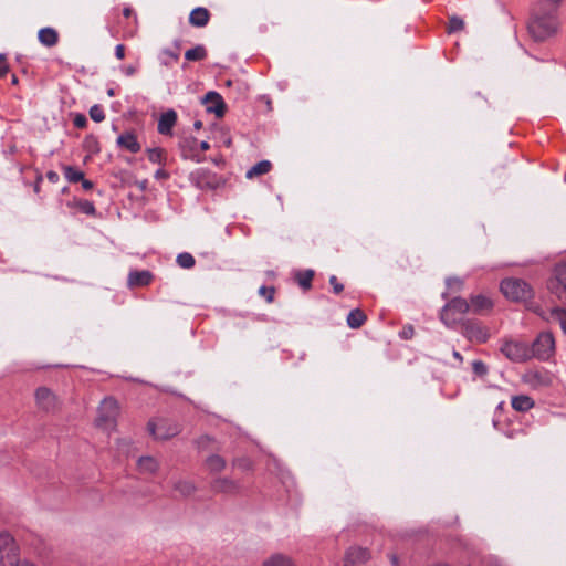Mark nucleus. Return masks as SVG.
<instances>
[{"mask_svg":"<svg viewBox=\"0 0 566 566\" xmlns=\"http://www.w3.org/2000/svg\"><path fill=\"white\" fill-rule=\"evenodd\" d=\"M527 29L531 35H554L558 33L560 31L558 12L534 3L527 21Z\"/></svg>","mask_w":566,"mask_h":566,"instance_id":"f257e3e1","label":"nucleus"},{"mask_svg":"<svg viewBox=\"0 0 566 566\" xmlns=\"http://www.w3.org/2000/svg\"><path fill=\"white\" fill-rule=\"evenodd\" d=\"M500 290L506 298L513 302H526L534 296L532 286L526 281L517 277L502 280Z\"/></svg>","mask_w":566,"mask_h":566,"instance_id":"f03ea898","label":"nucleus"},{"mask_svg":"<svg viewBox=\"0 0 566 566\" xmlns=\"http://www.w3.org/2000/svg\"><path fill=\"white\" fill-rule=\"evenodd\" d=\"M470 311V304L462 297H453L440 312V319L447 327H454L461 322L462 315Z\"/></svg>","mask_w":566,"mask_h":566,"instance_id":"7ed1b4c3","label":"nucleus"},{"mask_svg":"<svg viewBox=\"0 0 566 566\" xmlns=\"http://www.w3.org/2000/svg\"><path fill=\"white\" fill-rule=\"evenodd\" d=\"M117 416V401L112 397L105 398L98 407L95 426L103 430L113 429L116 424Z\"/></svg>","mask_w":566,"mask_h":566,"instance_id":"20e7f679","label":"nucleus"},{"mask_svg":"<svg viewBox=\"0 0 566 566\" xmlns=\"http://www.w3.org/2000/svg\"><path fill=\"white\" fill-rule=\"evenodd\" d=\"M530 350L531 357L534 356L541 360L548 359L555 350V339L553 334L549 332L541 333L533 342Z\"/></svg>","mask_w":566,"mask_h":566,"instance_id":"39448f33","label":"nucleus"},{"mask_svg":"<svg viewBox=\"0 0 566 566\" xmlns=\"http://www.w3.org/2000/svg\"><path fill=\"white\" fill-rule=\"evenodd\" d=\"M18 548L8 533L0 534V566H18Z\"/></svg>","mask_w":566,"mask_h":566,"instance_id":"423d86ee","label":"nucleus"},{"mask_svg":"<svg viewBox=\"0 0 566 566\" xmlns=\"http://www.w3.org/2000/svg\"><path fill=\"white\" fill-rule=\"evenodd\" d=\"M501 353L514 363H522L531 358L530 347L522 342L505 340Z\"/></svg>","mask_w":566,"mask_h":566,"instance_id":"0eeeda50","label":"nucleus"},{"mask_svg":"<svg viewBox=\"0 0 566 566\" xmlns=\"http://www.w3.org/2000/svg\"><path fill=\"white\" fill-rule=\"evenodd\" d=\"M462 334L470 342L484 344L490 338L489 329L476 321L467 319L462 322Z\"/></svg>","mask_w":566,"mask_h":566,"instance_id":"6e6552de","label":"nucleus"},{"mask_svg":"<svg viewBox=\"0 0 566 566\" xmlns=\"http://www.w3.org/2000/svg\"><path fill=\"white\" fill-rule=\"evenodd\" d=\"M38 408L44 412H55L60 409L56 395L48 387H39L34 392Z\"/></svg>","mask_w":566,"mask_h":566,"instance_id":"1a4fd4ad","label":"nucleus"},{"mask_svg":"<svg viewBox=\"0 0 566 566\" xmlns=\"http://www.w3.org/2000/svg\"><path fill=\"white\" fill-rule=\"evenodd\" d=\"M148 430L151 436H154L156 439L166 440L169 438L175 437L179 432L178 426H169L167 427V423L165 420H159L158 422H148Z\"/></svg>","mask_w":566,"mask_h":566,"instance_id":"9d476101","label":"nucleus"},{"mask_svg":"<svg viewBox=\"0 0 566 566\" xmlns=\"http://www.w3.org/2000/svg\"><path fill=\"white\" fill-rule=\"evenodd\" d=\"M153 279L154 274L148 270L130 271L127 283L129 287L147 286L151 283Z\"/></svg>","mask_w":566,"mask_h":566,"instance_id":"9b49d317","label":"nucleus"},{"mask_svg":"<svg viewBox=\"0 0 566 566\" xmlns=\"http://www.w3.org/2000/svg\"><path fill=\"white\" fill-rule=\"evenodd\" d=\"M369 559V552L363 547H350L345 555L344 566L366 563Z\"/></svg>","mask_w":566,"mask_h":566,"instance_id":"f8f14e48","label":"nucleus"},{"mask_svg":"<svg viewBox=\"0 0 566 566\" xmlns=\"http://www.w3.org/2000/svg\"><path fill=\"white\" fill-rule=\"evenodd\" d=\"M240 485L237 481L228 478H214V493L237 494Z\"/></svg>","mask_w":566,"mask_h":566,"instance_id":"ddd939ff","label":"nucleus"},{"mask_svg":"<svg viewBox=\"0 0 566 566\" xmlns=\"http://www.w3.org/2000/svg\"><path fill=\"white\" fill-rule=\"evenodd\" d=\"M469 304L474 314H483L493 307L492 300L482 294L471 296Z\"/></svg>","mask_w":566,"mask_h":566,"instance_id":"4468645a","label":"nucleus"},{"mask_svg":"<svg viewBox=\"0 0 566 566\" xmlns=\"http://www.w3.org/2000/svg\"><path fill=\"white\" fill-rule=\"evenodd\" d=\"M176 122H177L176 112L174 109H168L159 118L158 126H157L158 133L161 135H170L171 129L175 126Z\"/></svg>","mask_w":566,"mask_h":566,"instance_id":"2eb2a0df","label":"nucleus"},{"mask_svg":"<svg viewBox=\"0 0 566 566\" xmlns=\"http://www.w3.org/2000/svg\"><path fill=\"white\" fill-rule=\"evenodd\" d=\"M117 145L128 151L136 154L140 150L142 146L137 140V137L132 132H126L118 136Z\"/></svg>","mask_w":566,"mask_h":566,"instance_id":"dca6fc26","label":"nucleus"},{"mask_svg":"<svg viewBox=\"0 0 566 566\" xmlns=\"http://www.w3.org/2000/svg\"><path fill=\"white\" fill-rule=\"evenodd\" d=\"M209 10L198 7L190 12L189 22L195 27H203L209 22Z\"/></svg>","mask_w":566,"mask_h":566,"instance_id":"f3484780","label":"nucleus"},{"mask_svg":"<svg viewBox=\"0 0 566 566\" xmlns=\"http://www.w3.org/2000/svg\"><path fill=\"white\" fill-rule=\"evenodd\" d=\"M262 566H296V565L290 556H287L285 554H281V553H275V554L271 555L270 557H268L266 559H264V562L262 563Z\"/></svg>","mask_w":566,"mask_h":566,"instance_id":"a211bd4d","label":"nucleus"},{"mask_svg":"<svg viewBox=\"0 0 566 566\" xmlns=\"http://www.w3.org/2000/svg\"><path fill=\"white\" fill-rule=\"evenodd\" d=\"M511 405L514 410L525 412L534 407V400L530 396L518 395L512 398Z\"/></svg>","mask_w":566,"mask_h":566,"instance_id":"6ab92c4d","label":"nucleus"},{"mask_svg":"<svg viewBox=\"0 0 566 566\" xmlns=\"http://www.w3.org/2000/svg\"><path fill=\"white\" fill-rule=\"evenodd\" d=\"M272 168V164L269 160H261L254 166H252L245 174L248 179H252L258 176H262L268 174Z\"/></svg>","mask_w":566,"mask_h":566,"instance_id":"aec40b11","label":"nucleus"},{"mask_svg":"<svg viewBox=\"0 0 566 566\" xmlns=\"http://www.w3.org/2000/svg\"><path fill=\"white\" fill-rule=\"evenodd\" d=\"M366 319V314L359 308L352 310L347 315V324L354 329L361 327Z\"/></svg>","mask_w":566,"mask_h":566,"instance_id":"412c9836","label":"nucleus"},{"mask_svg":"<svg viewBox=\"0 0 566 566\" xmlns=\"http://www.w3.org/2000/svg\"><path fill=\"white\" fill-rule=\"evenodd\" d=\"M174 491L178 492L180 496L188 497L196 491V486L192 482L186 480H178L172 483Z\"/></svg>","mask_w":566,"mask_h":566,"instance_id":"4be33fe9","label":"nucleus"},{"mask_svg":"<svg viewBox=\"0 0 566 566\" xmlns=\"http://www.w3.org/2000/svg\"><path fill=\"white\" fill-rule=\"evenodd\" d=\"M314 275L315 272L311 269L298 271L295 273V281L303 290H310Z\"/></svg>","mask_w":566,"mask_h":566,"instance_id":"5701e85b","label":"nucleus"},{"mask_svg":"<svg viewBox=\"0 0 566 566\" xmlns=\"http://www.w3.org/2000/svg\"><path fill=\"white\" fill-rule=\"evenodd\" d=\"M137 465L139 471L145 473H155L159 468L157 460L153 457H140Z\"/></svg>","mask_w":566,"mask_h":566,"instance_id":"b1692460","label":"nucleus"},{"mask_svg":"<svg viewBox=\"0 0 566 566\" xmlns=\"http://www.w3.org/2000/svg\"><path fill=\"white\" fill-rule=\"evenodd\" d=\"M549 322L557 323L562 331L566 334V310L562 307H554L549 312Z\"/></svg>","mask_w":566,"mask_h":566,"instance_id":"393cba45","label":"nucleus"},{"mask_svg":"<svg viewBox=\"0 0 566 566\" xmlns=\"http://www.w3.org/2000/svg\"><path fill=\"white\" fill-rule=\"evenodd\" d=\"M228 111V106L221 94L214 92V117L222 118Z\"/></svg>","mask_w":566,"mask_h":566,"instance_id":"a878e982","label":"nucleus"},{"mask_svg":"<svg viewBox=\"0 0 566 566\" xmlns=\"http://www.w3.org/2000/svg\"><path fill=\"white\" fill-rule=\"evenodd\" d=\"M63 170H64V176L65 178L70 181V182H80L81 180H83V177H84V172L72 167V166H64L63 167Z\"/></svg>","mask_w":566,"mask_h":566,"instance_id":"bb28decb","label":"nucleus"},{"mask_svg":"<svg viewBox=\"0 0 566 566\" xmlns=\"http://www.w3.org/2000/svg\"><path fill=\"white\" fill-rule=\"evenodd\" d=\"M447 32L449 34L451 33H457V32H462L464 30V21L463 19L457 17V15H453L449 19V23L447 25Z\"/></svg>","mask_w":566,"mask_h":566,"instance_id":"cd10ccee","label":"nucleus"},{"mask_svg":"<svg viewBox=\"0 0 566 566\" xmlns=\"http://www.w3.org/2000/svg\"><path fill=\"white\" fill-rule=\"evenodd\" d=\"M177 264L182 269H191L193 268L196 261L192 254L188 252H182L177 255L176 259Z\"/></svg>","mask_w":566,"mask_h":566,"instance_id":"c85d7f7f","label":"nucleus"},{"mask_svg":"<svg viewBox=\"0 0 566 566\" xmlns=\"http://www.w3.org/2000/svg\"><path fill=\"white\" fill-rule=\"evenodd\" d=\"M212 443V439L208 434H202L198 439L193 440V444L198 452L209 450Z\"/></svg>","mask_w":566,"mask_h":566,"instance_id":"c756f323","label":"nucleus"},{"mask_svg":"<svg viewBox=\"0 0 566 566\" xmlns=\"http://www.w3.org/2000/svg\"><path fill=\"white\" fill-rule=\"evenodd\" d=\"M557 283L566 291V263L558 264L554 270Z\"/></svg>","mask_w":566,"mask_h":566,"instance_id":"7c9ffc66","label":"nucleus"},{"mask_svg":"<svg viewBox=\"0 0 566 566\" xmlns=\"http://www.w3.org/2000/svg\"><path fill=\"white\" fill-rule=\"evenodd\" d=\"M206 54V51L202 46H196L193 49L188 50L185 53V57L189 61H199L201 60Z\"/></svg>","mask_w":566,"mask_h":566,"instance_id":"2f4dec72","label":"nucleus"},{"mask_svg":"<svg viewBox=\"0 0 566 566\" xmlns=\"http://www.w3.org/2000/svg\"><path fill=\"white\" fill-rule=\"evenodd\" d=\"M90 116L96 123H101L105 119L104 111L99 105H94L90 108Z\"/></svg>","mask_w":566,"mask_h":566,"instance_id":"473e14b6","label":"nucleus"},{"mask_svg":"<svg viewBox=\"0 0 566 566\" xmlns=\"http://www.w3.org/2000/svg\"><path fill=\"white\" fill-rule=\"evenodd\" d=\"M77 206L81 209V211H83L84 213H86L88 216H94L96 212L95 206L92 201L80 200Z\"/></svg>","mask_w":566,"mask_h":566,"instance_id":"72a5a7b5","label":"nucleus"},{"mask_svg":"<svg viewBox=\"0 0 566 566\" xmlns=\"http://www.w3.org/2000/svg\"><path fill=\"white\" fill-rule=\"evenodd\" d=\"M446 284L450 291L459 292L463 286V281L460 277H448Z\"/></svg>","mask_w":566,"mask_h":566,"instance_id":"f704fd0d","label":"nucleus"},{"mask_svg":"<svg viewBox=\"0 0 566 566\" xmlns=\"http://www.w3.org/2000/svg\"><path fill=\"white\" fill-rule=\"evenodd\" d=\"M472 370L473 373L479 376L483 377L488 374V366L482 360H474L472 363Z\"/></svg>","mask_w":566,"mask_h":566,"instance_id":"c9c22d12","label":"nucleus"},{"mask_svg":"<svg viewBox=\"0 0 566 566\" xmlns=\"http://www.w3.org/2000/svg\"><path fill=\"white\" fill-rule=\"evenodd\" d=\"M148 159L153 163H161L163 160V149L160 148H148L147 149Z\"/></svg>","mask_w":566,"mask_h":566,"instance_id":"e433bc0d","label":"nucleus"},{"mask_svg":"<svg viewBox=\"0 0 566 566\" xmlns=\"http://www.w3.org/2000/svg\"><path fill=\"white\" fill-rule=\"evenodd\" d=\"M259 294L264 296L268 303H272L274 300L275 289L273 286H261L259 289Z\"/></svg>","mask_w":566,"mask_h":566,"instance_id":"4c0bfd02","label":"nucleus"},{"mask_svg":"<svg viewBox=\"0 0 566 566\" xmlns=\"http://www.w3.org/2000/svg\"><path fill=\"white\" fill-rule=\"evenodd\" d=\"M565 0H538L536 3L543 6L547 9L555 10L557 12L558 8Z\"/></svg>","mask_w":566,"mask_h":566,"instance_id":"58836bf2","label":"nucleus"},{"mask_svg":"<svg viewBox=\"0 0 566 566\" xmlns=\"http://www.w3.org/2000/svg\"><path fill=\"white\" fill-rule=\"evenodd\" d=\"M201 104L206 105L207 113H212V91H209L201 98Z\"/></svg>","mask_w":566,"mask_h":566,"instance_id":"ea45409f","label":"nucleus"},{"mask_svg":"<svg viewBox=\"0 0 566 566\" xmlns=\"http://www.w3.org/2000/svg\"><path fill=\"white\" fill-rule=\"evenodd\" d=\"M9 72V64L7 62V55L3 53H0V77L6 76V74Z\"/></svg>","mask_w":566,"mask_h":566,"instance_id":"a19ab883","label":"nucleus"},{"mask_svg":"<svg viewBox=\"0 0 566 566\" xmlns=\"http://www.w3.org/2000/svg\"><path fill=\"white\" fill-rule=\"evenodd\" d=\"M329 284L332 285L335 294H339L344 291V285L338 282V280L335 275H332L329 277Z\"/></svg>","mask_w":566,"mask_h":566,"instance_id":"79ce46f5","label":"nucleus"},{"mask_svg":"<svg viewBox=\"0 0 566 566\" xmlns=\"http://www.w3.org/2000/svg\"><path fill=\"white\" fill-rule=\"evenodd\" d=\"M73 124L76 128H85L86 125H87V118L85 115L83 114H77L75 117H74V120H73Z\"/></svg>","mask_w":566,"mask_h":566,"instance_id":"37998d69","label":"nucleus"},{"mask_svg":"<svg viewBox=\"0 0 566 566\" xmlns=\"http://www.w3.org/2000/svg\"><path fill=\"white\" fill-rule=\"evenodd\" d=\"M415 329L411 325L403 327V329L400 332V336L403 339H409L413 336Z\"/></svg>","mask_w":566,"mask_h":566,"instance_id":"c03bdc74","label":"nucleus"},{"mask_svg":"<svg viewBox=\"0 0 566 566\" xmlns=\"http://www.w3.org/2000/svg\"><path fill=\"white\" fill-rule=\"evenodd\" d=\"M39 40L43 45L52 48L56 45L59 38H39Z\"/></svg>","mask_w":566,"mask_h":566,"instance_id":"a18cd8bd","label":"nucleus"},{"mask_svg":"<svg viewBox=\"0 0 566 566\" xmlns=\"http://www.w3.org/2000/svg\"><path fill=\"white\" fill-rule=\"evenodd\" d=\"M185 146L189 147L191 151H195L198 148V140L196 138H187L185 139Z\"/></svg>","mask_w":566,"mask_h":566,"instance_id":"49530a36","label":"nucleus"},{"mask_svg":"<svg viewBox=\"0 0 566 566\" xmlns=\"http://www.w3.org/2000/svg\"><path fill=\"white\" fill-rule=\"evenodd\" d=\"M226 467V461L214 454V471H220Z\"/></svg>","mask_w":566,"mask_h":566,"instance_id":"de8ad7c7","label":"nucleus"},{"mask_svg":"<svg viewBox=\"0 0 566 566\" xmlns=\"http://www.w3.org/2000/svg\"><path fill=\"white\" fill-rule=\"evenodd\" d=\"M38 35H57L53 28H42L38 31Z\"/></svg>","mask_w":566,"mask_h":566,"instance_id":"09e8293b","label":"nucleus"},{"mask_svg":"<svg viewBox=\"0 0 566 566\" xmlns=\"http://www.w3.org/2000/svg\"><path fill=\"white\" fill-rule=\"evenodd\" d=\"M115 55L117 59L123 60L125 57V46L123 44H118L115 49Z\"/></svg>","mask_w":566,"mask_h":566,"instance_id":"8fccbe9b","label":"nucleus"},{"mask_svg":"<svg viewBox=\"0 0 566 566\" xmlns=\"http://www.w3.org/2000/svg\"><path fill=\"white\" fill-rule=\"evenodd\" d=\"M46 178H48L51 182L55 184V182H57V181H59L60 176H59V174H57V172H55V171H53V170H50V171H48V172H46Z\"/></svg>","mask_w":566,"mask_h":566,"instance_id":"3c124183","label":"nucleus"},{"mask_svg":"<svg viewBox=\"0 0 566 566\" xmlns=\"http://www.w3.org/2000/svg\"><path fill=\"white\" fill-rule=\"evenodd\" d=\"M155 178H157V179H167V178H169V174L166 170H164V169H158L155 172Z\"/></svg>","mask_w":566,"mask_h":566,"instance_id":"603ef678","label":"nucleus"},{"mask_svg":"<svg viewBox=\"0 0 566 566\" xmlns=\"http://www.w3.org/2000/svg\"><path fill=\"white\" fill-rule=\"evenodd\" d=\"M81 182H82L83 189H85V190H91L94 187V184L91 180L85 179L84 177H83V180H81Z\"/></svg>","mask_w":566,"mask_h":566,"instance_id":"864d4df0","label":"nucleus"},{"mask_svg":"<svg viewBox=\"0 0 566 566\" xmlns=\"http://www.w3.org/2000/svg\"><path fill=\"white\" fill-rule=\"evenodd\" d=\"M198 147L201 150L206 151V150H208L210 148V144L207 140H202L200 143H198Z\"/></svg>","mask_w":566,"mask_h":566,"instance_id":"5fc2aeb1","label":"nucleus"},{"mask_svg":"<svg viewBox=\"0 0 566 566\" xmlns=\"http://www.w3.org/2000/svg\"><path fill=\"white\" fill-rule=\"evenodd\" d=\"M123 14L125 18H129V17L134 15V18L136 19V15L134 14V11L130 8H124Z\"/></svg>","mask_w":566,"mask_h":566,"instance_id":"6e6d98bb","label":"nucleus"},{"mask_svg":"<svg viewBox=\"0 0 566 566\" xmlns=\"http://www.w3.org/2000/svg\"><path fill=\"white\" fill-rule=\"evenodd\" d=\"M222 144L227 147H230L231 144H232V140H231V137L227 136V135H223L222 137Z\"/></svg>","mask_w":566,"mask_h":566,"instance_id":"4d7b16f0","label":"nucleus"},{"mask_svg":"<svg viewBox=\"0 0 566 566\" xmlns=\"http://www.w3.org/2000/svg\"><path fill=\"white\" fill-rule=\"evenodd\" d=\"M135 72H136V67H135V66L129 65V66H127V67L125 69V73H126V75H128V76H130V75L135 74Z\"/></svg>","mask_w":566,"mask_h":566,"instance_id":"13d9d810","label":"nucleus"},{"mask_svg":"<svg viewBox=\"0 0 566 566\" xmlns=\"http://www.w3.org/2000/svg\"><path fill=\"white\" fill-rule=\"evenodd\" d=\"M452 355H453V357H454L455 359H458L459 361H463V357H462V355H461L459 352L453 350Z\"/></svg>","mask_w":566,"mask_h":566,"instance_id":"bf43d9fd","label":"nucleus"},{"mask_svg":"<svg viewBox=\"0 0 566 566\" xmlns=\"http://www.w3.org/2000/svg\"><path fill=\"white\" fill-rule=\"evenodd\" d=\"M193 127L196 129H200L202 127V122L201 120H196L195 124H193Z\"/></svg>","mask_w":566,"mask_h":566,"instance_id":"052dcab7","label":"nucleus"},{"mask_svg":"<svg viewBox=\"0 0 566 566\" xmlns=\"http://www.w3.org/2000/svg\"><path fill=\"white\" fill-rule=\"evenodd\" d=\"M42 180V177H39L38 180H36V184L34 186V191L35 192H39L40 188H39V182Z\"/></svg>","mask_w":566,"mask_h":566,"instance_id":"680f3d73","label":"nucleus"},{"mask_svg":"<svg viewBox=\"0 0 566 566\" xmlns=\"http://www.w3.org/2000/svg\"><path fill=\"white\" fill-rule=\"evenodd\" d=\"M11 83H12L13 85H17V84H18V77H17V75H15V74H12V76H11Z\"/></svg>","mask_w":566,"mask_h":566,"instance_id":"e2e57ef3","label":"nucleus"},{"mask_svg":"<svg viewBox=\"0 0 566 566\" xmlns=\"http://www.w3.org/2000/svg\"><path fill=\"white\" fill-rule=\"evenodd\" d=\"M107 95L109 97L114 96L115 95V91L113 88L107 90Z\"/></svg>","mask_w":566,"mask_h":566,"instance_id":"0e129e2a","label":"nucleus"},{"mask_svg":"<svg viewBox=\"0 0 566 566\" xmlns=\"http://www.w3.org/2000/svg\"><path fill=\"white\" fill-rule=\"evenodd\" d=\"M18 566H33L32 564H30L29 562H22L20 563Z\"/></svg>","mask_w":566,"mask_h":566,"instance_id":"69168bd1","label":"nucleus"},{"mask_svg":"<svg viewBox=\"0 0 566 566\" xmlns=\"http://www.w3.org/2000/svg\"><path fill=\"white\" fill-rule=\"evenodd\" d=\"M212 461V455H208L206 459V463L209 464Z\"/></svg>","mask_w":566,"mask_h":566,"instance_id":"338daca9","label":"nucleus"},{"mask_svg":"<svg viewBox=\"0 0 566 566\" xmlns=\"http://www.w3.org/2000/svg\"><path fill=\"white\" fill-rule=\"evenodd\" d=\"M226 85H227V86H231V85H232V81H231V80H228V81L226 82Z\"/></svg>","mask_w":566,"mask_h":566,"instance_id":"774afa93","label":"nucleus"}]
</instances>
